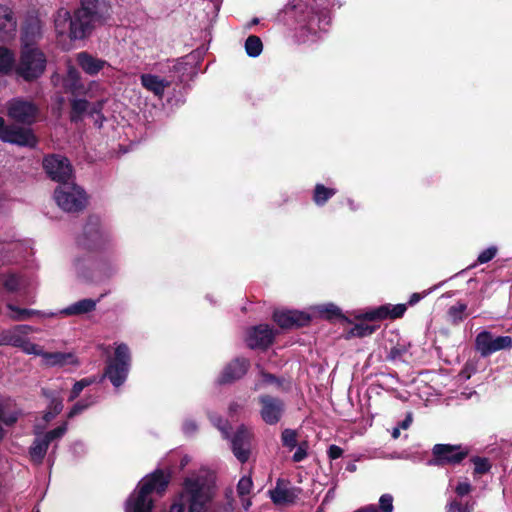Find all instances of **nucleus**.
I'll return each instance as SVG.
<instances>
[{"instance_id": "nucleus-1", "label": "nucleus", "mask_w": 512, "mask_h": 512, "mask_svg": "<svg viewBox=\"0 0 512 512\" xmlns=\"http://www.w3.org/2000/svg\"><path fill=\"white\" fill-rule=\"evenodd\" d=\"M65 19L69 20V38L84 40L93 31L104 25H111L113 8L109 0H81V5L70 14L64 11Z\"/></svg>"}, {"instance_id": "nucleus-2", "label": "nucleus", "mask_w": 512, "mask_h": 512, "mask_svg": "<svg viewBox=\"0 0 512 512\" xmlns=\"http://www.w3.org/2000/svg\"><path fill=\"white\" fill-rule=\"evenodd\" d=\"M215 494V477L206 470L187 476L182 484L181 498L188 512H209Z\"/></svg>"}, {"instance_id": "nucleus-3", "label": "nucleus", "mask_w": 512, "mask_h": 512, "mask_svg": "<svg viewBox=\"0 0 512 512\" xmlns=\"http://www.w3.org/2000/svg\"><path fill=\"white\" fill-rule=\"evenodd\" d=\"M170 483V475L156 469L144 477L137 486V492L127 500L126 512H152L153 500L148 496L156 492L162 495Z\"/></svg>"}, {"instance_id": "nucleus-4", "label": "nucleus", "mask_w": 512, "mask_h": 512, "mask_svg": "<svg viewBox=\"0 0 512 512\" xmlns=\"http://www.w3.org/2000/svg\"><path fill=\"white\" fill-rule=\"evenodd\" d=\"M47 57L38 47L27 42L21 47L19 59L15 67V73L25 82L31 83L38 80L46 71Z\"/></svg>"}, {"instance_id": "nucleus-5", "label": "nucleus", "mask_w": 512, "mask_h": 512, "mask_svg": "<svg viewBox=\"0 0 512 512\" xmlns=\"http://www.w3.org/2000/svg\"><path fill=\"white\" fill-rule=\"evenodd\" d=\"M131 352L127 344L120 343L114 350V355L108 358L100 379L107 378L115 388L122 386L127 380L131 367Z\"/></svg>"}, {"instance_id": "nucleus-6", "label": "nucleus", "mask_w": 512, "mask_h": 512, "mask_svg": "<svg viewBox=\"0 0 512 512\" xmlns=\"http://www.w3.org/2000/svg\"><path fill=\"white\" fill-rule=\"evenodd\" d=\"M111 237L101 227V220L96 215H90L78 237V246L89 252H100L109 248Z\"/></svg>"}, {"instance_id": "nucleus-7", "label": "nucleus", "mask_w": 512, "mask_h": 512, "mask_svg": "<svg viewBox=\"0 0 512 512\" xmlns=\"http://www.w3.org/2000/svg\"><path fill=\"white\" fill-rule=\"evenodd\" d=\"M285 21H294L302 30L315 34L320 27L319 16L302 0H293L281 11Z\"/></svg>"}, {"instance_id": "nucleus-8", "label": "nucleus", "mask_w": 512, "mask_h": 512, "mask_svg": "<svg viewBox=\"0 0 512 512\" xmlns=\"http://www.w3.org/2000/svg\"><path fill=\"white\" fill-rule=\"evenodd\" d=\"M54 198L57 205L68 213H78L87 206L86 192L74 183L59 185L54 191Z\"/></svg>"}, {"instance_id": "nucleus-9", "label": "nucleus", "mask_w": 512, "mask_h": 512, "mask_svg": "<svg viewBox=\"0 0 512 512\" xmlns=\"http://www.w3.org/2000/svg\"><path fill=\"white\" fill-rule=\"evenodd\" d=\"M42 168L50 180L60 185L67 184L73 177V166L70 160L61 154L45 155L42 160Z\"/></svg>"}, {"instance_id": "nucleus-10", "label": "nucleus", "mask_w": 512, "mask_h": 512, "mask_svg": "<svg viewBox=\"0 0 512 512\" xmlns=\"http://www.w3.org/2000/svg\"><path fill=\"white\" fill-rule=\"evenodd\" d=\"M469 455V449L460 444H435L429 464L437 467L455 466Z\"/></svg>"}, {"instance_id": "nucleus-11", "label": "nucleus", "mask_w": 512, "mask_h": 512, "mask_svg": "<svg viewBox=\"0 0 512 512\" xmlns=\"http://www.w3.org/2000/svg\"><path fill=\"white\" fill-rule=\"evenodd\" d=\"M33 331L29 325H16L11 329L2 330L0 332V346H12L22 349L27 354H39L38 345L30 342L26 335Z\"/></svg>"}, {"instance_id": "nucleus-12", "label": "nucleus", "mask_w": 512, "mask_h": 512, "mask_svg": "<svg viewBox=\"0 0 512 512\" xmlns=\"http://www.w3.org/2000/svg\"><path fill=\"white\" fill-rule=\"evenodd\" d=\"M39 114L40 109L33 101L16 97L7 102V115L16 123L31 126L37 122Z\"/></svg>"}, {"instance_id": "nucleus-13", "label": "nucleus", "mask_w": 512, "mask_h": 512, "mask_svg": "<svg viewBox=\"0 0 512 512\" xmlns=\"http://www.w3.org/2000/svg\"><path fill=\"white\" fill-rule=\"evenodd\" d=\"M260 405V416L263 422L268 425H276L282 419L286 405L283 399L270 395L262 394L257 398Z\"/></svg>"}, {"instance_id": "nucleus-14", "label": "nucleus", "mask_w": 512, "mask_h": 512, "mask_svg": "<svg viewBox=\"0 0 512 512\" xmlns=\"http://www.w3.org/2000/svg\"><path fill=\"white\" fill-rule=\"evenodd\" d=\"M277 331L268 324L249 327L245 334V343L252 350H267L275 340Z\"/></svg>"}, {"instance_id": "nucleus-15", "label": "nucleus", "mask_w": 512, "mask_h": 512, "mask_svg": "<svg viewBox=\"0 0 512 512\" xmlns=\"http://www.w3.org/2000/svg\"><path fill=\"white\" fill-rule=\"evenodd\" d=\"M475 348L482 357H488L497 351L512 348V338L510 336L494 338L491 332L485 330L476 336Z\"/></svg>"}, {"instance_id": "nucleus-16", "label": "nucleus", "mask_w": 512, "mask_h": 512, "mask_svg": "<svg viewBox=\"0 0 512 512\" xmlns=\"http://www.w3.org/2000/svg\"><path fill=\"white\" fill-rule=\"evenodd\" d=\"M0 140L5 143L30 149L36 148L39 143L38 137L31 128H25L14 124L8 125Z\"/></svg>"}, {"instance_id": "nucleus-17", "label": "nucleus", "mask_w": 512, "mask_h": 512, "mask_svg": "<svg viewBox=\"0 0 512 512\" xmlns=\"http://www.w3.org/2000/svg\"><path fill=\"white\" fill-rule=\"evenodd\" d=\"M273 321L283 330H292L309 326L310 314L298 310L277 309L272 315Z\"/></svg>"}, {"instance_id": "nucleus-18", "label": "nucleus", "mask_w": 512, "mask_h": 512, "mask_svg": "<svg viewBox=\"0 0 512 512\" xmlns=\"http://www.w3.org/2000/svg\"><path fill=\"white\" fill-rule=\"evenodd\" d=\"M252 438V432L244 425L239 426L231 438V450L242 464L250 458Z\"/></svg>"}, {"instance_id": "nucleus-19", "label": "nucleus", "mask_w": 512, "mask_h": 512, "mask_svg": "<svg viewBox=\"0 0 512 512\" xmlns=\"http://www.w3.org/2000/svg\"><path fill=\"white\" fill-rule=\"evenodd\" d=\"M251 366L250 360L246 357H236L225 365L217 382L220 385L231 384L243 378Z\"/></svg>"}, {"instance_id": "nucleus-20", "label": "nucleus", "mask_w": 512, "mask_h": 512, "mask_svg": "<svg viewBox=\"0 0 512 512\" xmlns=\"http://www.w3.org/2000/svg\"><path fill=\"white\" fill-rule=\"evenodd\" d=\"M407 310L406 304L390 305L385 304L379 307L369 309L357 316V319L362 321H382L385 319H398L401 318Z\"/></svg>"}, {"instance_id": "nucleus-21", "label": "nucleus", "mask_w": 512, "mask_h": 512, "mask_svg": "<svg viewBox=\"0 0 512 512\" xmlns=\"http://www.w3.org/2000/svg\"><path fill=\"white\" fill-rule=\"evenodd\" d=\"M76 62L82 71L89 76H96L105 67H110L106 60L95 57L87 51L77 53Z\"/></svg>"}, {"instance_id": "nucleus-22", "label": "nucleus", "mask_w": 512, "mask_h": 512, "mask_svg": "<svg viewBox=\"0 0 512 512\" xmlns=\"http://www.w3.org/2000/svg\"><path fill=\"white\" fill-rule=\"evenodd\" d=\"M283 480L278 479L276 487L270 490V498L276 505L282 504H293L301 493L299 487H287L283 486Z\"/></svg>"}, {"instance_id": "nucleus-23", "label": "nucleus", "mask_w": 512, "mask_h": 512, "mask_svg": "<svg viewBox=\"0 0 512 512\" xmlns=\"http://www.w3.org/2000/svg\"><path fill=\"white\" fill-rule=\"evenodd\" d=\"M15 32L16 20L13 17L12 10L5 5H0V41L10 40Z\"/></svg>"}, {"instance_id": "nucleus-24", "label": "nucleus", "mask_w": 512, "mask_h": 512, "mask_svg": "<svg viewBox=\"0 0 512 512\" xmlns=\"http://www.w3.org/2000/svg\"><path fill=\"white\" fill-rule=\"evenodd\" d=\"M45 360L48 366L64 367L67 365H79V361L74 353L71 352H41L39 354Z\"/></svg>"}, {"instance_id": "nucleus-25", "label": "nucleus", "mask_w": 512, "mask_h": 512, "mask_svg": "<svg viewBox=\"0 0 512 512\" xmlns=\"http://www.w3.org/2000/svg\"><path fill=\"white\" fill-rule=\"evenodd\" d=\"M64 86L68 92L75 96L86 92V87L82 82L81 74L74 66L68 67L66 77L64 79Z\"/></svg>"}, {"instance_id": "nucleus-26", "label": "nucleus", "mask_w": 512, "mask_h": 512, "mask_svg": "<svg viewBox=\"0 0 512 512\" xmlns=\"http://www.w3.org/2000/svg\"><path fill=\"white\" fill-rule=\"evenodd\" d=\"M142 86L155 96L162 97L170 83L154 74H142L140 77Z\"/></svg>"}, {"instance_id": "nucleus-27", "label": "nucleus", "mask_w": 512, "mask_h": 512, "mask_svg": "<svg viewBox=\"0 0 512 512\" xmlns=\"http://www.w3.org/2000/svg\"><path fill=\"white\" fill-rule=\"evenodd\" d=\"M49 445L50 444L42 436H36L29 448V456L31 461L38 465L42 464L47 454Z\"/></svg>"}, {"instance_id": "nucleus-28", "label": "nucleus", "mask_w": 512, "mask_h": 512, "mask_svg": "<svg viewBox=\"0 0 512 512\" xmlns=\"http://www.w3.org/2000/svg\"><path fill=\"white\" fill-rule=\"evenodd\" d=\"M17 65L15 54L7 47L0 46V74L9 75Z\"/></svg>"}, {"instance_id": "nucleus-29", "label": "nucleus", "mask_w": 512, "mask_h": 512, "mask_svg": "<svg viewBox=\"0 0 512 512\" xmlns=\"http://www.w3.org/2000/svg\"><path fill=\"white\" fill-rule=\"evenodd\" d=\"M96 304H97L96 300H93L90 298H85V299L79 300V301L71 304L67 308H65L63 310V313L65 315L86 314V313L94 311L96 308Z\"/></svg>"}, {"instance_id": "nucleus-30", "label": "nucleus", "mask_w": 512, "mask_h": 512, "mask_svg": "<svg viewBox=\"0 0 512 512\" xmlns=\"http://www.w3.org/2000/svg\"><path fill=\"white\" fill-rule=\"evenodd\" d=\"M337 190L335 188L326 187L323 184L317 183L313 190V202L317 206H324L335 194Z\"/></svg>"}, {"instance_id": "nucleus-31", "label": "nucleus", "mask_w": 512, "mask_h": 512, "mask_svg": "<svg viewBox=\"0 0 512 512\" xmlns=\"http://www.w3.org/2000/svg\"><path fill=\"white\" fill-rule=\"evenodd\" d=\"M69 118L71 122L77 123L82 120L83 115L87 112L89 102L86 99H73L70 102Z\"/></svg>"}, {"instance_id": "nucleus-32", "label": "nucleus", "mask_w": 512, "mask_h": 512, "mask_svg": "<svg viewBox=\"0 0 512 512\" xmlns=\"http://www.w3.org/2000/svg\"><path fill=\"white\" fill-rule=\"evenodd\" d=\"M378 325H372L367 323H357L355 324L346 334V339H350L352 337L363 338L372 335L377 329Z\"/></svg>"}, {"instance_id": "nucleus-33", "label": "nucleus", "mask_w": 512, "mask_h": 512, "mask_svg": "<svg viewBox=\"0 0 512 512\" xmlns=\"http://www.w3.org/2000/svg\"><path fill=\"white\" fill-rule=\"evenodd\" d=\"M319 314L323 319L333 321V320H347V318L342 314L341 309L334 304H326L319 308Z\"/></svg>"}, {"instance_id": "nucleus-34", "label": "nucleus", "mask_w": 512, "mask_h": 512, "mask_svg": "<svg viewBox=\"0 0 512 512\" xmlns=\"http://www.w3.org/2000/svg\"><path fill=\"white\" fill-rule=\"evenodd\" d=\"M245 50L248 56L257 57L263 50L261 39L256 35H250L245 41Z\"/></svg>"}, {"instance_id": "nucleus-35", "label": "nucleus", "mask_w": 512, "mask_h": 512, "mask_svg": "<svg viewBox=\"0 0 512 512\" xmlns=\"http://www.w3.org/2000/svg\"><path fill=\"white\" fill-rule=\"evenodd\" d=\"M96 382H97V378L95 376L82 378L81 380L76 381L70 391L68 400L74 401L76 398L79 397L80 393L83 391L84 388H86Z\"/></svg>"}, {"instance_id": "nucleus-36", "label": "nucleus", "mask_w": 512, "mask_h": 512, "mask_svg": "<svg viewBox=\"0 0 512 512\" xmlns=\"http://www.w3.org/2000/svg\"><path fill=\"white\" fill-rule=\"evenodd\" d=\"M470 461L474 464V476L487 474L492 468L489 459L486 457L473 456Z\"/></svg>"}, {"instance_id": "nucleus-37", "label": "nucleus", "mask_w": 512, "mask_h": 512, "mask_svg": "<svg viewBox=\"0 0 512 512\" xmlns=\"http://www.w3.org/2000/svg\"><path fill=\"white\" fill-rule=\"evenodd\" d=\"M467 309V305L462 302H457L455 305L449 307L447 313L451 319L452 324H459L465 319V311Z\"/></svg>"}, {"instance_id": "nucleus-38", "label": "nucleus", "mask_w": 512, "mask_h": 512, "mask_svg": "<svg viewBox=\"0 0 512 512\" xmlns=\"http://www.w3.org/2000/svg\"><path fill=\"white\" fill-rule=\"evenodd\" d=\"M8 309L12 312L11 318L14 321H24L30 319L33 315L36 314L35 310L20 308L13 304H8Z\"/></svg>"}, {"instance_id": "nucleus-39", "label": "nucleus", "mask_w": 512, "mask_h": 512, "mask_svg": "<svg viewBox=\"0 0 512 512\" xmlns=\"http://www.w3.org/2000/svg\"><path fill=\"white\" fill-rule=\"evenodd\" d=\"M282 445L289 450H293L298 445L297 432L293 429H284L281 434Z\"/></svg>"}, {"instance_id": "nucleus-40", "label": "nucleus", "mask_w": 512, "mask_h": 512, "mask_svg": "<svg viewBox=\"0 0 512 512\" xmlns=\"http://www.w3.org/2000/svg\"><path fill=\"white\" fill-rule=\"evenodd\" d=\"M85 260L82 258H77L75 260V268L77 271V275L85 280L86 282H91L94 280L93 272L86 268Z\"/></svg>"}, {"instance_id": "nucleus-41", "label": "nucleus", "mask_w": 512, "mask_h": 512, "mask_svg": "<svg viewBox=\"0 0 512 512\" xmlns=\"http://www.w3.org/2000/svg\"><path fill=\"white\" fill-rule=\"evenodd\" d=\"M67 431V423L64 422L62 425L46 432L42 437L50 444L56 439H60Z\"/></svg>"}, {"instance_id": "nucleus-42", "label": "nucleus", "mask_w": 512, "mask_h": 512, "mask_svg": "<svg viewBox=\"0 0 512 512\" xmlns=\"http://www.w3.org/2000/svg\"><path fill=\"white\" fill-rule=\"evenodd\" d=\"M253 482L250 477H242L237 484V493L240 497L246 496L251 492Z\"/></svg>"}, {"instance_id": "nucleus-43", "label": "nucleus", "mask_w": 512, "mask_h": 512, "mask_svg": "<svg viewBox=\"0 0 512 512\" xmlns=\"http://www.w3.org/2000/svg\"><path fill=\"white\" fill-rule=\"evenodd\" d=\"M498 249L496 246H490L483 250L477 258L476 264H485L491 261L497 254Z\"/></svg>"}, {"instance_id": "nucleus-44", "label": "nucleus", "mask_w": 512, "mask_h": 512, "mask_svg": "<svg viewBox=\"0 0 512 512\" xmlns=\"http://www.w3.org/2000/svg\"><path fill=\"white\" fill-rule=\"evenodd\" d=\"M296 447H297V450L293 454L292 460H293V462L298 463V462L303 461L307 457V455H308L307 450L309 448V445H308L307 441H302Z\"/></svg>"}, {"instance_id": "nucleus-45", "label": "nucleus", "mask_w": 512, "mask_h": 512, "mask_svg": "<svg viewBox=\"0 0 512 512\" xmlns=\"http://www.w3.org/2000/svg\"><path fill=\"white\" fill-rule=\"evenodd\" d=\"M379 508L382 512L393 511V496L391 494H383L379 499Z\"/></svg>"}, {"instance_id": "nucleus-46", "label": "nucleus", "mask_w": 512, "mask_h": 512, "mask_svg": "<svg viewBox=\"0 0 512 512\" xmlns=\"http://www.w3.org/2000/svg\"><path fill=\"white\" fill-rule=\"evenodd\" d=\"M90 405H91L90 402H85L84 400H80V401L76 402L73 405V407L70 409V411L68 412L67 417L69 419L74 418L75 416H77L78 414L83 412L85 409H87Z\"/></svg>"}, {"instance_id": "nucleus-47", "label": "nucleus", "mask_w": 512, "mask_h": 512, "mask_svg": "<svg viewBox=\"0 0 512 512\" xmlns=\"http://www.w3.org/2000/svg\"><path fill=\"white\" fill-rule=\"evenodd\" d=\"M406 352H407V349L405 346L397 345L390 349L387 358H388V360H391V361L402 360V357Z\"/></svg>"}, {"instance_id": "nucleus-48", "label": "nucleus", "mask_w": 512, "mask_h": 512, "mask_svg": "<svg viewBox=\"0 0 512 512\" xmlns=\"http://www.w3.org/2000/svg\"><path fill=\"white\" fill-rule=\"evenodd\" d=\"M63 407V399L59 395L58 397L53 398L52 400L49 401L47 409L53 411L54 415H58L62 412Z\"/></svg>"}, {"instance_id": "nucleus-49", "label": "nucleus", "mask_w": 512, "mask_h": 512, "mask_svg": "<svg viewBox=\"0 0 512 512\" xmlns=\"http://www.w3.org/2000/svg\"><path fill=\"white\" fill-rule=\"evenodd\" d=\"M447 512H470L468 505H462L458 500H453L447 505Z\"/></svg>"}, {"instance_id": "nucleus-50", "label": "nucleus", "mask_w": 512, "mask_h": 512, "mask_svg": "<svg viewBox=\"0 0 512 512\" xmlns=\"http://www.w3.org/2000/svg\"><path fill=\"white\" fill-rule=\"evenodd\" d=\"M261 377L264 384L272 385L276 384L280 386L282 384V381L274 374L266 372L264 370L261 371Z\"/></svg>"}, {"instance_id": "nucleus-51", "label": "nucleus", "mask_w": 512, "mask_h": 512, "mask_svg": "<svg viewBox=\"0 0 512 512\" xmlns=\"http://www.w3.org/2000/svg\"><path fill=\"white\" fill-rule=\"evenodd\" d=\"M4 287L10 292H15L19 289V281L15 275H10L4 281Z\"/></svg>"}, {"instance_id": "nucleus-52", "label": "nucleus", "mask_w": 512, "mask_h": 512, "mask_svg": "<svg viewBox=\"0 0 512 512\" xmlns=\"http://www.w3.org/2000/svg\"><path fill=\"white\" fill-rule=\"evenodd\" d=\"M343 449L337 445H330L327 450V455L331 460H336L343 455Z\"/></svg>"}, {"instance_id": "nucleus-53", "label": "nucleus", "mask_w": 512, "mask_h": 512, "mask_svg": "<svg viewBox=\"0 0 512 512\" xmlns=\"http://www.w3.org/2000/svg\"><path fill=\"white\" fill-rule=\"evenodd\" d=\"M471 490H472V486L468 482H460L457 484V486L455 488L456 494L461 497L469 494L471 492Z\"/></svg>"}, {"instance_id": "nucleus-54", "label": "nucleus", "mask_w": 512, "mask_h": 512, "mask_svg": "<svg viewBox=\"0 0 512 512\" xmlns=\"http://www.w3.org/2000/svg\"><path fill=\"white\" fill-rule=\"evenodd\" d=\"M30 33L32 35L30 40H33L34 36L36 34L40 33V27H39V25L37 23H30L29 25H27L24 28V37H25V39H28Z\"/></svg>"}, {"instance_id": "nucleus-55", "label": "nucleus", "mask_w": 512, "mask_h": 512, "mask_svg": "<svg viewBox=\"0 0 512 512\" xmlns=\"http://www.w3.org/2000/svg\"><path fill=\"white\" fill-rule=\"evenodd\" d=\"M18 420V414L17 413H11L9 415H5L3 412L0 416V423H3L6 426H12L14 425Z\"/></svg>"}, {"instance_id": "nucleus-56", "label": "nucleus", "mask_w": 512, "mask_h": 512, "mask_svg": "<svg viewBox=\"0 0 512 512\" xmlns=\"http://www.w3.org/2000/svg\"><path fill=\"white\" fill-rule=\"evenodd\" d=\"M428 293L429 291H424L423 293H413L408 300V305L413 306L417 304L422 298L428 295Z\"/></svg>"}, {"instance_id": "nucleus-57", "label": "nucleus", "mask_w": 512, "mask_h": 512, "mask_svg": "<svg viewBox=\"0 0 512 512\" xmlns=\"http://www.w3.org/2000/svg\"><path fill=\"white\" fill-rule=\"evenodd\" d=\"M412 421H413V416H412V413L409 412V413H407L405 419L398 424V427L401 429H408L410 427Z\"/></svg>"}, {"instance_id": "nucleus-58", "label": "nucleus", "mask_w": 512, "mask_h": 512, "mask_svg": "<svg viewBox=\"0 0 512 512\" xmlns=\"http://www.w3.org/2000/svg\"><path fill=\"white\" fill-rule=\"evenodd\" d=\"M41 394L45 398L49 399V401L52 400L53 398H56L59 396L58 392H56L55 390L48 389V388H42Z\"/></svg>"}, {"instance_id": "nucleus-59", "label": "nucleus", "mask_w": 512, "mask_h": 512, "mask_svg": "<svg viewBox=\"0 0 512 512\" xmlns=\"http://www.w3.org/2000/svg\"><path fill=\"white\" fill-rule=\"evenodd\" d=\"M168 512H185V503H183V502L172 503Z\"/></svg>"}, {"instance_id": "nucleus-60", "label": "nucleus", "mask_w": 512, "mask_h": 512, "mask_svg": "<svg viewBox=\"0 0 512 512\" xmlns=\"http://www.w3.org/2000/svg\"><path fill=\"white\" fill-rule=\"evenodd\" d=\"M57 415H54V412L51 411V410H46L44 415H43V420L46 422V423H49L50 421H52Z\"/></svg>"}, {"instance_id": "nucleus-61", "label": "nucleus", "mask_w": 512, "mask_h": 512, "mask_svg": "<svg viewBox=\"0 0 512 512\" xmlns=\"http://www.w3.org/2000/svg\"><path fill=\"white\" fill-rule=\"evenodd\" d=\"M354 512H379V511H378V509L375 506L369 505V506H365V507L359 508V509H357Z\"/></svg>"}, {"instance_id": "nucleus-62", "label": "nucleus", "mask_w": 512, "mask_h": 512, "mask_svg": "<svg viewBox=\"0 0 512 512\" xmlns=\"http://www.w3.org/2000/svg\"><path fill=\"white\" fill-rule=\"evenodd\" d=\"M9 124L5 123V120L3 117L0 116V139L3 136V132L7 129Z\"/></svg>"}, {"instance_id": "nucleus-63", "label": "nucleus", "mask_w": 512, "mask_h": 512, "mask_svg": "<svg viewBox=\"0 0 512 512\" xmlns=\"http://www.w3.org/2000/svg\"><path fill=\"white\" fill-rule=\"evenodd\" d=\"M184 427L186 431H195L197 428L194 422H186Z\"/></svg>"}, {"instance_id": "nucleus-64", "label": "nucleus", "mask_w": 512, "mask_h": 512, "mask_svg": "<svg viewBox=\"0 0 512 512\" xmlns=\"http://www.w3.org/2000/svg\"><path fill=\"white\" fill-rule=\"evenodd\" d=\"M346 470H347L348 472L353 473V472H355V471L357 470V466H356V464H355V463H352V462H351V463H348V464H347V466H346Z\"/></svg>"}]
</instances>
